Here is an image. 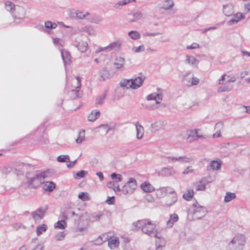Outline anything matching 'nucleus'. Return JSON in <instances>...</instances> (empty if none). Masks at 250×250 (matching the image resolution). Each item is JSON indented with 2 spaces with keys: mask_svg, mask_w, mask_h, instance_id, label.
<instances>
[{
  "mask_svg": "<svg viewBox=\"0 0 250 250\" xmlns=\"http://www.w3.org/2000/svg\"><path fill=\"white\" fill-rule=\"evenodd\" d=\"M131 79L132 83L135 85H138V88L141 86L145 80V78H143L141 77H138L135 78H132Z\"/></svg>",
  "mask_w": 250,
  "mask_h": 250,
  "instance_id": "nucleus-38",
  "label": "nucleus"
},
{
  "mask_svg": "<svg viewBox=\"0 0 250 250\" xmlns=\"http://www.w3.org/2000/svg\"><path fill=\"white\" fill-rule=\"evenodd\" d=\"M198 129L190 130L188 132L187 139L190 141L192 140H197L202 137V135L198 134Z\"/></svg>",
  "mask_w": 250,
  "mask_h": 250,
  "instance_id": "nucleus-15",
  "label": "nucleus"
},
{
  "mask_svg": "<svg viewBox=\"0 0 250 250\" xmlns=\"http://www.w3.org/2000/svg\"><path fill=\"white\" fill-rule=\"evenodd\" d=\"M145 50V47L143 45H141L138 47L135 48L134 51L135 52H140Z\"/></svg>",
  "mask_w": 250,
  "mask_h": 250,
  "instance_id": "nucleus-64",
  "label": "nucleus"
},
{
  "mask_svg": "<svg viewBox=\"0 0 250 250\" xmlns=\"http://www.w3.org/2000/svg\"><path fill=\"white\" fill-rule=\"evenodd\" d=\"M121 43L120 41H118L110 43L106 46L107 51H111L119 48L121 47Z\"/></svg>",
  "mask_w": 250,
  "mask_h": 250,
  "instance_id": "nucleus-32",
  "label": "nucleus"
},
{
  "mask_svg": "<svg viewBox=\"0 0 250 250\" xmlns=\"http://www.w3.org/2000/svg\"><path fill=\"white\" fill-rule=\"evenodd\" d=\"M5 6L6 10L10 11L12 14L14 13L15 7L17 6V5H15L10 1H6L5 2Z\"/></svg>",
  "mask_w": 250,
  "mask_h": 250,
  "instance_id": "nucleus-35",
  "label": "nucleus"
},
{
  "mask_svg": "<svg viewBox=\"0 0 250 250\" xmlns=\"http://www.w3.org/2000/svg\"><path fill=\"white\" fill-rule=\"evenodd\" d=\"M194 195V191L193 189H188L187 192L183 195L184 199L187 201L190 200Z\"/></svg>",
  "mask_w": 250,
  "mask_h": 250,
  "instance_id": "nucleus-37",
  "label": "nucleus"
},
{
  "mask_svg": "<svg viewBox=\"0 0 250 250\" xmlns=\"http://www.w3.org/2000/svg\"><path fill=\"white\" fill-rule=\"evenodd\" d=\"M111 236H109L107 233H104L102 235L100 236L96 240V244L100 245L103 242H105L109 240Z\"/></svg>",
  "mask_w": 250,
  "mask_h": 250,
  "instance_id": "nucleus-33",
  "label": "nucleus"
},
{
  "mask_svg": "<svg viewBox=\"0 0 250 250\" xmlns=\"http://www.w3.org/2000/svg\"><path fill=\"white\" fill-rule=\"evenodd\" d=\"M174 5V2L172 0H166L163 6L161 7L162 9L165 10L170 9Z\"/></svg>",
  "mask_w": 250,
  "mask_h": 250,
  "instance_id": "nucleus-40",
  "label": "nucleus"
},
{
  "mask_svg": "<svg viewBox=\"0 0 250 250\" xmlns=\"http://www.w3.org/2000/svg\"><path fill=\"white\" fill-rule=\"evenodd\" d=\"M191 160V158H188L185 156L178 157L177 159V161H178L180 163H189Z\"/></svg>",
  "mask_w": 250,
  "mask_h": 250,
  "instance_id": "nucleus-49",
  "label": "nucleus"
},
{
  "mask_svg": "<svg viewBox=\"0 0 250 250\" xmlns=\"http://www.w3.org/2000/svg\"><path fill=\"white\" fill-rule=\"evenodd\" d=\"M163 129V123L161 121H157L152 124L150 126V131L156 132Z\"/></svg>",
  "mask_w": 250,
  "mask_h": 250,
  "instance_id": "nucleus-20",
  "label": "nucleus"
},
{
  "mask_svg": "<svg viewBox=\"0 0 250 250\" xmlns=\"http://www.w3.org/2000/svg\"><path fill=\"white\" fill-rule=\"evenodd\" d=\"M45 210L43 208H40L35 211L31 213V216L35 221H37L42 219L45 214Z\"/></svg>",
  "mask_w": 250,
  "mask_h": 250,
  "instance_id": "nucleus-12",
  "label": "nucleus"
},
{
  "mask_svg": "<svg viewBox=\"0 0 250 250\" xmlns=\"http://www.w3.org/2000/svg\"><path fill=\"white\" fill-rule=\"evenodd\" d=\"M61 55L64 64H66L70 62L71 57L70 53L67 51L62 50Z\"/></svg>",
  "mask_w": 250,
  "mask_h": 250,
  "instance_id": "nucleus-24",
  "label": "nucleus"
},
{
  "mask_svg": "<svg viewBox=\"0 0 250 250\" xmlns=\"http://www.w3.org/2000/svg\"><path fill=\"white\" fill-rule=\"evenodd\" d=\"M119 245V238L117 237H110L108 242V245L110 249H113L117 247Z\"/></svg>",
  "mask_w": 250,
  "mask_h": 250,
  "instance_id": "nucleus-21",
  "label": "nucleus"
},
{
  "mask_svg": "<svg viewBox=\"0 0 250 250\" xmlns=\"http://www.w3.org/2000/svg\"><path fill=\"white\" fill-rule=\"evenodd\" d=\"M65 235L64 231L59 232L55 235L54 239L57 241H62L64 238Z\"/></svg>",
  "mask_w": 250,
  "mask_h": 250,
  "instance_id": "nucleus-48",
  "label": "nucleus"
},
{
  "mask_svg": "<svg viewBox=\"0 0 250 250\" xmlns=\"http://www.w3.org/2000/svg\"><path fill=\"white\" fill-rule=\"evenodd\" d=\"M74 205L72 203L66 204L61 208L60 217L61 219L67 220L70 217L78 216L73 210Z\"/></svg>",
  "mask_w": 250,
  "mask_h": 250,
  "instance_id": "nucleus-5",
  "label": "nucleus"
},
{
  "mask_svg": "<svg viewBox=\"0 0 250 250\" xmlns=\"http://www.w3.org/2000/svg\"><path fill=\"white\" fill-rule=\"evenodd\" d=\"M224 128V123L222 122H219L217 123L215 125V129L216 130H218L221 131Z\"/></svg>",
  "mask_w": 250,
  "mask_h": 250,
  "instance_id": "nucleus-55",
  "label": "nucleus"
},
{
  "mask_svg": "<svg viewBox=\"0 0 250 250\" xmlns=\"http://www.w3.org/2000/svg\"><path fill=\"white\" fill-rule=\"evenodd\" d=\"M53 43L55 45H58L59 46H63V44L62 42V40L58 38L53 39Z\"/></svg>",
  "mask_w": 250,
  "mask_h": 250,
  "instance_id": "nucleus-61",
  "label": "nucleus"
},
{
  "mask_svg": "<svg viewBox=\"0 0 250 250\" xmlns=\"http://www.w3.org/2000/svg\"><path fill=\"white\" fill-rule=\"evenodd\" d=\"M115 197L114 196L108 197L105 202L108 205H112L114 202Z\"/></svg>",
  "mask_w": 250,
  "mask_h": 250,
  "instance_id": "nucleus-63",
  "label": "nucleus"
},
{
  "mask_svg": "<svg viewBox=\"0 0 250 250\" xmlns=\"http://www.w3.org/2000/svg\"><path fill=\"white\" fill-rule=\"evenodd\" d=\"M76 79L77 80V83L74 87L76 88L75 89H72L71 90L72 93H73L75 96L74 97V98H80L82 96V92L79 89H80L81 87V79L82 78L80 77H76Z\"/></svg>",
  "mask_w": 250,
  "mask_h": 250,
  "instance_id": "nucleus-11",
  "label": "nucleus"
},
{
  "mask_svg": "<svg viewBox=\"0 0 250 250\" xmlns=\"http://www.w3.org/2000/svg\"><path fill=\"white\" fill-rule=\"evenodd\" d=\"M134 18L132 20L129 21V22H135L143 17V14L141 12H136L133 14Z\"/></svg>",
  "mask_w": 250,
  "mask_h": 250,
  "instance_id": "nucleus-47",
  "label": "nucleus"
},
{
  "mask_svg": "<svg viewBox=\"0 0 250 250\" xmlns=\"http://www.w3.org/2000/svg\"><path fill=\"white\" fill-rule=\"evenodd\" d=\"M120 86L124 89H136L138 88L137 85H135L132 82V79H122L119 83Z\"/></svg>",
  "mask_w": 250,
  "mask_h": 250,
  "instance_id": "nucleus-9",
  "label": "nucleus"
},
{
  "mask_svg": "<svg viewBox=\"0 0 250 250\" xmlns=\"http://www.w3.org/2000/svg\"><path fill=\"white\" fill-rule=\"evenodd\" d=\"M174 173L175 171L172 167H163L158 172L159 176L163 177L172 176Z\"/></svg>",
  "mask_w": 250,
  "mask_h": 250,
  "instance_id": "nucleus-13",
  "label": "nucleus"
},
{
  "mask_svg": "<svg viewBox=\"0 0 250 250\" xmlns=\"http://www.w3.org/2000/svg\"><path fill=\"white\" fill-rule=\"evenodd\" d=\"M78 197L79 199L82 200V201H87L89 199L88 195L87 193L85 192H81L79 193L78 195Z\"/></svg>",
  "mask_w": 250,
  "mask_h": 250,
  "instance_id": "nucleus-52",
  "label": "nucleus"
},
{
  "mask_svg": "<svg viewBox=\"0 0 250 250\" xmlns=\"http://www.w3.org/2000/svg\"><path fill=\"white\" fill-rule=\"evenodd\" d=\"M100 115V112L99 110H95L92 111L88 115L87 119L90 122H94L97 120Z\"/></svg>",
  "mask_w": 250,
  "mask_h": 250,
  "instance_id": "nucleus-28",
  "label": "nucleus"
},
{
  "mask_svg": "<svg viewBox=\"0 0 250 250\" xmlns=\"http://www.w3.org/2000/svg\"><path fill=\"white\" fill-rule=\"evenodd\" d=\"M111 178L112 179H117L118 182H121L123 180L122 176L121 174L113 173L111 174Z\"/></svg>",
  "mask_w": 250,
  "mask_h": 250,
  "instance_id": "nucleus-54",
  "label": "nucleus"
},
{
  "mask_svg": "<svg viewBox=\"0 0 250 250\" xmlns=\"http://www.w3.org/2000/svg\"><path fill=\"white\" fill-rule=\"evenodd\" d=\"M135 125L136 130V138L138 140L141 139L144 136V128L139 122H137L135 124Z\"/></svg>",
  "mask_w": 250,
  "mask_h": 250,
  "instance_id": "nucleus-17",
  "label": "nucleus"
},
{
  "mask_svg": "<svg viewBox=\"0 0 250 250\" xmlns=\"http://www.w3.org/2000/svg\"><path fill=\"white\" fill-rule=\"evenodd\" d=\"M72 43L78 50L82 53H84L87 50L88 47L87 42L82 41L80 37L73 39Z\"/></svg>",
  "mask_w": 250,
  "mask_h": 250,
  "instance_id": "nucleus-8",
  "label": "nucleus"
},
{
  "mask_svg": "<svg viewBox=\"0 0 250 250\" xmlns=\"http://www.w3.org/2000/svg\"><path fill=\"white\" fill-rule=\"evenodd\" d=\"M144 198L145 200L148 203H153L154 201L153 197L150 194H146Z\"/></svg>",
  "mask_w": 250,
  "mask_h": 250,
  "instance_id": "nucleus-60",
  "label": "nucleus"
},
{
  "mask_svg": "<svg viewBox=\"0 0 250 250\" xmlns=\"http://www.w3.org/2000/svg\"><path fill=\"white\" fill-rule=\"evenodd\" d=\"M232 89V86L231 85H226L220 86L217 89V91L219 92H224L231 91Z\"/></svg>",
  "mask_w": 250,
  "mask_h": 250,
  "instance_id": "nucleus-41",
  "label": "nucleus"
},
{
  "mask_svg": "<svg viewBox=\"0 0 250 250\" xmlns=\"http://www.w3.org/2000/svg\"><path fill=\"white\" fill-rule=\"evenodd\" d=\"M207 213L206 208L200 205L198 202L193 204L188 211L189 220H199L204 217Z\"/></svg>",
  "mask_w": 250,
  "mask_h": 250,
  "instance_id": "nucleus-2",
  "label": "nucleus"
},
{
  "mask_svg": "<svg viewBox=\"0 0 250 250\" xmlns=\"http://www.w3.org/2000/svg\"><path fill=\"white\" fill-rule=\"evenodd\" d=\"M112 77L111 75L107 70V68L104 67L100 72V81H104Z\"/></svg>",
  "mask_w": 250,
  "mask_h": 250,
  "instance_id": "nucleus-19",
  "label": "nucleus"
},
{
  "mask_svg": "<svg viewBox=\"0 0 250 250\" xmlns=\"http://www.w3.org/2000/svg\"><path fill=\"white\" fill-rule=\"evenodd\" d=\"M167 192V188L163 187L155 190V194L159 198L165 196Z\"/></svg>",
  "mask_w": 250,
  "mask_h": 250,
  "instance_id": "nucleus-30",
  "label": "nucleus"
},
{
  "mask_svg": "<svg viewBox=\"0 0 250 250\" xmlns=\"http://www.w3.org/2000/svg\"><path fill=\"white\" fill-rule=\"evenodd\" d=\"M12 226L13 228L15 229L16 230H18L19 229H25L26 228L25 227L23 224L20 223H14V224H13Z\"/></svg>",
  "mask_w": 250,
  "mask_h": 250,
  "instance_id": "nucleus-58",
  "label": "nucleus"
},
{
  "mask_svg": "<svg viewBox=\"0 0 250 250\" xmlns=\"http://www.w3.org/2000/svg\"><path fill=\"white\" fill-rule=\"evenodd\" d=\"M128 36L132 39L136 40L141 38V35L136 31H131L128 33Z\"/></svg>",
  "mask_w": 250,
  "mask_h": 250,
  "instance_id": "nucleus-42",
  "label": "nucleus"
},
{
  "mask_svg": "<svg viewBox=\"0 0 250 250\" xmlns=\"http://www.w3.org/2000/svg\"><path fill=\"white\" fill-rule=\"evenodd\" d=\"M141 187L146 192H150L155 190L153 187L149 183L146 182L142 183Z\"/></svg>",
  "mask_w": 250,
  "mask_h": 250,
  "instance_id": "nucleus-27",
  "label": "nucleus"
},
{
  "mask_svg": "<svg viewBox=\"0 0 250 250\" xmlns=\"http://www.w3.org/2000/svg\"><path fill=\"white\" fill-rule=\"evenodd\" d=\"M137 181L133 178H130L127 182L123 186L122 192L124 194H131L137 188Z\"/></svg>",
  "mask_w": 250,
  "mask_h": 250,
  "instance_id": "nucleus-6",
  "label": "nucleus"
},
{
  "mask_svg": "<svg viewBox=\"0 0 250 250\" xmlns=\"http://www.w3.org/2000/svg\"><path fill=\"white\" fill-rule=\"evenodd\" d=\"M77 13H78V16H77V19H83L85 18V17L86 16L89 15V13L87 12L83 13L79 10H77Z\"/></svg>",
  "mask_w": 250,
  "mask_h": 250,
  "instance_id": "nucleus-53",
  "label": "nucleus"
},
{
  "mask_svg": "<svg viewBox=\"0 0 250 250\" xmlns=\"http://www.w3.org/2000/svg\"><path fill=\"white\" fill-rule=\"evenodd\" d=\"M135 0H122L117 2L115 5V7L117 8H119V6L124 5L128 3L131 2L132 1H135Z\"/></svg>",
  "mask_w": 250,
  "mask_h": 250,
  "instance_id": "nucleus-51",
  "label": "nucleus"
},
{
  "mask_svg": "<svg viewBox=\"0 0 250 250\" xmlns=\"http://www.w3.org/2000/svg\"><path fill=\"white\" fill-rule=\"evenodd\" d=\"M43 187L44 190L49 192L52 191L56 187V185L54 183L51 181H47L44 182L43 181Z\"/></svg>",
  "mask_w": 250,
  "mask_h": 250,
  "instance_id": "nucleus-23",
  "label": "nucleus"
},
{
  "mask_svg": "<svg viewBox=\"0 0 250 250\" xmlns=\"http://www.w3.org/2000/svg\"><path fill=\"white\" fill-rule=\"evenodd\" d=\"M186 62L191 65L193 67H197L198 61L194 56L187 55Z\"/></svg>",
  "mask_w": 250,
  "mask_h": 250,
  "instance_id": "nucleus-26",
  "label": "nucleus"
},
{
  "mask_svg": "<svg viewBox=\"0 0 250 250\" xmlns=\"http://www.w3.org/2000/svg\"><path fill=\"white\" fill-rule=\"evenodd\" d=\"M179 220L178 215L176 213L170 215L169 219L167 222V226L168 228H171L173 226L174 223L177 222Z\"/></svg>",
  "mask_w": 250,
  "mask_h": 250,
  "instance_id": "nucleus-22",
  "label": "nucleus"
},
{
  "mask_svg": "<svg viewBox=\"0 0 250 250\" xmlns=\"http://www.w3.org/2000/svg\"><path fill=\"white\" fill-rule=\"evenodd\" d=\"M235 193L227 192L225 196L224 202L227 203L229 202L232 199L235 198Z\"/></svg>",
  "mask_w": 250,
  "mask_h": 250,
  "instance_id": "nucleus-43",
  "label": "nucleus"
},
{
  "mask_svg": "<svg viewBox=\"0 0 250 250\" xmlns=\"http://www.w3.org/2000/svg\"><path fill=\"white\" fill-rule=\"evenodd\" d=\"M157 90L158 93H153L148 95L146 97V100H155L156 104H159L162 100L163 95L162 93V89L158 88Z\"/></svg>",
  "mask_w": 250,
  "mask_h": 250,
  "instance_id": "nucleus-10",
  "label": "nucleus"
},
{
  "mask_svg": "<svg viewBox=\"0 0 250 250\" xmlns=\"http://www.w3.org/2000/svg\"><path fill=\"white\" fill-rule=\"evenodd\" d=\"M98 128H103L106 130V133L107 134L110 130L113 129V127L109 126L107 124H102L100 125Z\"/></svg>",
  "mask_w": 250,
  "mask_h": 250,
  "instance_id": "nucleus-57",
  "label": "nucleus"
},
{
  "mask_svg": "<svg viewBox=\"0 0 250 250\" xmlns=\"http://www.w3.org/2000/svg\"><path fill=\"white\" fill-rule=\"evenodd\" d=\"M200 46L199 44L197 43H193L191 45L187 46V48L188 49H193L199 48Z\"/></svg>",
  "mask_w": 250,
  "mask_h": 250,
  "instance_id": "nucleus-62",
  "label": "nucleus"
},
{
  "mask_svg": "<svg viewBox=\"0 0 250 250\" xmlns=\"http://www.w3.org/2000/svg\"><path fill=\"white\" fill-rule=\"evenodd\" d=\"M66 220L65 219H62L61 220L58 221L57 223L54 224V228L61 229H65L67 226V224L65 222Z\"/></svg>",
  "mask_w": 250,
  "mask_h": 250,
  "instance_id": "nucleus-31",
  "label": "nucleus"
},
{
  "mask_svg": "<svg viewBox=\"0 0 250 250\" xmlns=\"http://www.w3.org/2000/svg\"><path fill=\"white\" fill-rule=\"evenodd\" d=\"M221 166V161L213 160L211 162L209 166H208L207 169H212V170H218Z\"/></svg>",
  "mask_w": 250,
  "mask_h": 250,
  "instance_id": "nucleus-29",
  "label": "nucleus"
},
{
  "mask_svg": "<svg viewBox=\"0 0 250 250\" xmlns=\"http://www.w3.org/2000/svg\"><path fill=\"white\" fill-rule=\"evenodd\" d=\"M47 226L45 224H42L41 226H39L37 227L36 229V233L38 236H40L43 232H44L47 229Z\"/></svg>",
  "mask_w": 250,
  "mask_h": 250,
  "instance_id": "nucleus-36",
  "label": "nucleus"
},
{
  "mask_svg": "<svg viewBox=\"0 0 250 250\" xmlns=\"http://www.w3.org/2000/svg\"><path fill=\"white\" fill-rule=\"evenodd\" d=\"M68 15L71 19H77V16H78L77 10H70L68 13Z\"/></svg>",
  "mask_w": 250,
  "mask_h": 250,
  "instance_id": "nucleus-59",
  "label": "nucleus"
},
{
  "mask_svg": "<svg viewBox=\"0 0 250 250\" xmlns=\"http://www.w3.org/2000/svg\"><path fill=\"white\" fill-rule=\"evenodd\" d=\"M44 177L43 173H39L32 178H28V183L31 187L35 188L43 182Z\"/></svg>",
  "mask_w": 250,
  "mask_h": 250,
  "instance_id": "nucleus-7",
  "label": "nucleus"
},
{
  "mask_svg": "<svg viewBox=\"0 0 250 250\" xmlns=\"http://www.w3.org/2000/svg\"><path fill=\"white\" fill-rule=\"evenodd\" d=\"M244 16L240 13H238L233 15L232 18L229 21V23L234 24L238 22L240 20L243 19Z\"/></svg>",
  "mask_w": 250,
  "mask_h": 250,
  "instance_id": "nucleus-34",
  "label": "nucleus"
},
{
  "mask_svg": "<svg viewBox=\"0 0 250 250\" xmlns=\"http://www.w3.org/2000/svg\"><path fill=\"white\" fill-rule=\"evenodd\" d=\"M87 173V172L85 170H81L79 172H78L76 174V178H83L85 175Z\"/></svg>",
  "mask_w": 250,
  "mask_h": 250,
  "instance_id": "nucleus-56",
  "label": "nucleus"
},
{
  "mask_svg": "<svg viewBox=\"0 0 250 250\" xmlns=\"http://www.w3.org/2000/svg\"><path fill=\"white\" fill-rule=\"evenodd\" d=\"M85 131L84 130H82L80 131L78 134V138L76 139L75 142L77 144H81L85 139L84 135Z\"/></svg>",
  "mask_w": 250,
  "mask_h": 250,
  "instance_id": "nucleus-45",
  "label": "nucleus"
},
{
  "mask_svg": "<svg viewBox=\"0 0 250 250\" xmlns=\"http://www.w3.org/2000/svg\"><path fill=\"white\" fill-rule=\"evenodd\" d=\"M133 225L138 229H141L145 234L150 237L158 238L161 241V238L157 235L156 226L148 219L139 220L133 223Z\"/></svg>",
  "mask_w": 250,
  "mask_h": 250,
  "instance_id": "nucleus-1",
  "label": "nucleus"
},
{
  "mask_svg": "<svg viewBox=\"0 0 250 250\" xmlns=\"http://www.w3.org/2000/svg\"><path fill=\"white\" fill-rule=\"evenodd\" d=\"M78 221L76 232L81 233L86 232L90 222L89 213L84 212L79 216Z\"/></svg>",
  "mask_w": 250,
  "mask_h": 250,
  "instance_id": "nucleus-4",
  "label": "nucleus"
},
{
  "mask_svg": "<svg viewBox=\"0 0 250 250\" xmlns=\"http://www.w3.org/2000/svg\"><path fill=\"white\" fill-rule=\"evenodd\" d=\"M199 82V79L197 78L193 77L191 79L189 80L188 82L187 85L188 86H192L197 85Z\"/></svg>",
  "mask_w": 250,
  "mask_h": 250,
  "instance_id": "nucleus-50",
  "label": "nucleus"
},
{
  "mask_svg": "<svg viewBox=\"0 0 250 250\" xmlns=\"http://www.w3.org/2000/svg\"><path fill=\"white\" fill-rule=\"evenodd\" d=\"M209 183L207 178H203L200 181L196 183V190H205L206 189V186Z\"/></svg>",
  "mask_w": 250,
  "mask_h": 250,
  "instance_id": "nucleus-16",
  "label": "nucleus"
},
{
  "mask_svg": "<svg viewBox=\"0 0 250 250\" xmlns=\"http://www.w3.org/2000/svg\"><path fill=\"white\" fill-rule=\"evenodd\" d=\"M177 201V196L176 193L173 194V196L171 197L170 200L167 199V205L168 206H171L175 204Z\"/></svg>",
  "mask_w": 250,
  "mask_h": 250,
  "instance_id": "nucleus-46",
  "label": "nucleus"
},
{
  "mask_svg": "<svg viewBox=\"0 0 250 250\" xmlns=\"http://www.w3.org/2000/svg\"><path fill=\"white\" fill-rule=\"evenodd\" d=\"M246 243V237L243 234H236L228 243L226 250H243Z\"/></svg>",
  "mask_w": 250,
  "mask_h": 250,
  "instance_id": "nucleus-3",
  "label": "nucleus"
},
{
  "mask_svg": "<svg viewBox=\"0 0 250 250\" xmlns=\"http://www.w3.org/2000/svg\"><path fill=\"white\" fill-rule=\"evenodd\" d=\"M104 214L102 212L94 213L93 214L89 213L90 222H94L100 220L103 217Z\"/></svg>",
  "mask_w": 250,
  "mask_h": 250,
  "instance_id": "nucleus-25",
  "label": "nucleus"
},
{
  "mask_svg": "<svg viewBox=\"0 0 250 250\" xmlns=\"http://www.w3.org/2000/svg\"><path fill=\"white\" fill-rule=\"evenodd\" d=\"M57 161L60 163L70 162V158L68 155H62L57 158Z\"/></svg>",
  "mask_w": 250,
  "mask_h": 250,
  "instance_id": "nucleus-44",
  "label": "nucleus"
},
{
  "mask_svg": "<svg viewBox=\"0 0 250 250\" xmlns=\"http://www.w3.org/2000/svg\"><path fill=\"white\" fill-rule=\"evenodd\" d=\"M107 93V90H105L102 95L99 96L97 98L95 102L96 104L101 105L104 103V100L106 96Z\"/></svg>",
  "mask_w": 250,
  "mask_h": 250,
  "instance_id": "nucleus-39",
  "label": "nucleus"
},
{
  "mask_svg": "<svg viewBox=\"0 0 250 250\" xmlns=\"http://www.w3.org/2000/svg\"><path fill=\"white\" fill-rule=\"evenodd\" d=\"M13 14L14 15L15 17H17L18 19H22L25 16V11L23 7L17 5Z\"/></svg>",
  "mask_w": 250,
  "mask_h": 250,
  "instance_id": "nucleus-14",
  "label": "nucleus"
},
{
  "mask_svg": "<svg viewBox=\"0 0 250 250\" xmlns=\"http://www.w3.org/2000/svg\"><path fill=\"white\" fill-rule=\"evenodd\" d=\"M125 59L123 57H119L116 59L114 65L117 70H123L124 69Z\"/></svg>",
  "mask_w": 250,
  "mask_h": 250,
  "instance_id": "nucleus-18",
  "label": "nucleus"
}]
</instances>
